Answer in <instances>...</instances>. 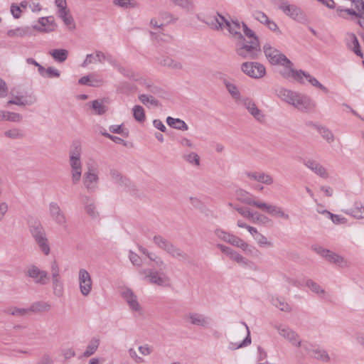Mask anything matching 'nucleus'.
Returning <instances> with one entry per match:
<instances>
[{
	"mask_svg": "<svg viewBox=\"0 0 364 364\" xmlns=\"http://www.w3.org/2000/svg\"><path fill=\"white\" fill-rule=\"evenodd\" d=\"M27 223L29 231L41 250L46 255H49L50 249L48 240L41 221L37 218L30 216Z\"/></svg>",
	"mask_w": 364,
	"mask_h": 364,
	"instance_id": "nucleus-1",
	"label": "nucleus"
},
{
	"mask_svg": "<svg viewBox=\"0 0 364 364\" xmlns=\"http://www.w3.org/2000/svg\"><path fill=\"white\" fill-rule=\"evenodd\" d=\"M263 51L270 64L284 67L283 71L294 69L293 63L279 50L272 47L270 44L266 43L263 46Z\"/></svg>",
	"mask_w": 364,
	"mask_h": 364,
	"instance_id": "nucleus-2",
	"label": "nucleus"
},
{
	"mask_svg": "<svg viewBox=\"0 0 364 364\" xmlns=\"http://www.w3.org/2000/svg\"><path fill=\"white\" fill-rule=\"evenodd\" d=\"M154 244L160 249L165 251L167 254L173 258L186 261L188 260L189 256L181 249L173 245L171 242L161 235H155L154 237Z\"/></svg>",
	"mask_w": 364,
	"mask_h": 364,
	"instance_id": "nucleus-3",
	"label": "nucleus"
},
{
	"mask_svg": "<svg viewBox=\"0 0 364 364\" xmlns=\"http://www.w3.org/2000/svg\"><path fill=\"white\" fill-rule=\"evenodd\" d=\"M280 73L284 78H292L300 83H304L303 78L305 77L312 86L320 89L325 93L328 92L327 87L320 83L314 77L302 70H295L294 68L293 70L281 71Z\"/></svg>",
	"mask_w": 364,
	"mask_h": 364,
	"instance_id": "nucleus-4",
	"label": "nucleus"
},
{
	"mask_svg": "<svg viewBox=\"0 0 364 364\" xmlns=\"http://www.w3.org/2000/svg\"><path fill=\"white\" fill-rule=\"evenodd\" d=\"M236 53L243 58L257 59L261 54V48L259 39L251 41L250 44H243L237 48Z\"/></svg>",
	"mask_w": 364,
	"mask_h": 364,
	"instance_id": "nucleus-5",
	"label": "nucleus"
},
{
	"mask_svg": "<svg viewBox=\"0 0 364 364\" xmlns=\"http://www.w3.org/2000/svg\"><path fill=\"white\" fill-rule=\"evenodd\" d=\"M242 71L250 77L259 79L266 74L265 67L257 62H245L241 65Z\"/></svg>",
	"mask_w": 364,
	"mask_h": 364,
	"instance_id": "nucleus-6",
	"label": "nucleus"
},
{
	"mask_svg": "<svg viewBox=\"0 0 364 364\" xmlns=\"http://www.w3.org/2000/svg\"><path fill=\"white\" fill-rule=\"evenodd\" d=\"M140 273L145 274V279H148L151 284L161 287H168L170 285V279L165 274H160L151 269L141 270Z\"/></svg>",
	"mask_w": 364,
	"mask_h": 364,
	"instance_id": "nucleus-7",
	"label": "nucleus"
},
{
	"mask_svg": "<svg viewBox=\"0 0 364 364\" xmlns=\"http://www.w3.org/2000/svg\"><path fill=\"white\" fill-rule=\"evenodd\" d=\"M25 275L32 278L36 284L45 285L49 281V276L47 272L40 269L36 265L28 266L26 271Z\"/></svg>",
	"mask_w": 364,
	"mask_h": 364,
	"instance_id": "nucleus-8",
	"label": "nucleus"
},
{
	"mask_svg": "<svg viewBox=\"0 0 364 364\" xmlns=\"http://www.w3.org/2000/svg\"><path fill=\"white\" fill-rule=\"evenodd\" d=\"M274 328L277 330L279 334L289 341V342L294 346H299L301 344V340L299 334L285 325H274Z\"/></svg>",
	"mask_w": 364,
	"mask_h": 364,
	"instance_id": "nucleus-9",
	"label": "nucleus"
},
{
	"mask_svg": "<svg viewBox=\"0 0 364 364\" xmlns=\"http://www.w3.org/2000/svg\"><path fill=\"white\" fill-rule=\"evenodd\" d=\"M294 102L293 106L301 112H309L316 106V102L311 97L300 93H297Z\"/></svg>",
	"mask_w": 364,
	"mask_h": 364,
	"instance_id": "nucleus-10",
	"label": "nucleus"
},
{
	"mask_svg": "<svg viewBox=\"0 0 364 364\" xmlns=\"http://www.w3.org/2000/svg\"><path fill=\"white\" fill-rule=\"evenodd\" d=\"M80 290L83 296H88L92 289V282L90 273L85 269L79 270Z\"/></svg>",
	"mask_w": 364,
	"mask_h": 364,
	"instance_id": "nucleus-11",
	"label": "nucleus"
},
{
	"mask_svg": "<svg viewBox=\"0 0 364 364\" xmlns=\"http://www.w3.org/2000/svg\"><path fill=\"white\" fill-rule=\"evenodd\" d=\"M49 213L52 220L58 225L66 227L67 220L65 213L55 202L49 203Z\"/></svg>",
	"mask_w": 364,
	"mask_h": 364,
	"instance_id": "nucleus-12",
	"label": "nucleus"
},
{
	"mask_svg": "<svg viewBox=\"0 0 364 364\" xmlns=\"http://www.w3.org/2000/svg\"><path fill=\"white\" fill-rule=\"evenodd\" d=\"M218 16L224 22L223 28H226L230 32V33H231L238 39L245 41V38H244L243 35L240 31L241 28V24L240 21L236 20L230 22L229 21L225 19L223 16L220 15L219 14H218Z\"/></svg>",
	"mask_w": 364,
	"mask_h": 364,
	"instance_id": "nucleus-13",
	"label": "nucleus"
},
{
	"mask_svg": "<svg viewBox=\"0 0 364 364\" xmlns=\"http://www.w3.org/2000/svg\"><path fill=\"white\" fill-rule=\"evenodd\" d=\"M258 208L272 216L282 218L285 220L289 219V215L285 213L282 208L279 206L261 202L260 204L258 205Z\"/></svg>",
	"mask_w": 364,
	"mask_h": 364,
	"instance_id": "nucleus-14",
	"label": "nucleus"
},
{
	"mask_svg": "<svg viewBox=\"0 0 364 364\" xmlns=\"http://www.w3.org/2000/svg\"><path fill=\"white\" fill-rule=\"evenodd\" d=\"M279 9H281L287 16L297 21L301 18V11L299 8L295 5L289 4L287 1L282 0Z\"/></svg>",
	"mask_w": 364,
	"mask_h": 364,
	"instance_id": "nucleus-15",
	"label": "nucleus"
},
{
	"mask_svg": "<svg viewBox=\"0 0 364 364\" xmlns=\"http://www.w3.org/2000/svg\"><path fill=\"white\" fill-rule=\"evenodd\" d=\"M38 25H33V29L41 32L49 33L53 31L56 28L53 16L42 17L38 20Z\"/></svg>",
	"mask_w": 364,
	"mask_h": 364,
	"instance_id": "nucleus-16",
	"label": "nucleus"
},
{
	"mask_svg": "<svg viewBox=\"0 0 364 364\" xmlns=\"http://www.w3.org/2000/svg\"><path fill=\"white\" fill-rule=\"evenodd\" d=\"M122 296L132 311L141 313V307L137 301V296L130 289L122 291Z\"/></svg>",
	"mask_w": 364,
	"mask_h": 364,
	"instance_id": "nucleus-17",
	"label": "nucleus"
},
{
	"mask_svg": "<svg viewBox=\"0 0 364 364\" xmlns=\"http://www.w3.org/2000/svg\"><path fill=\"white\" fill-rule=\"evenodd\" d=\"M70 166L71 167V180L73 184H77L82 177V162L80 159H69Z\"/></svg>",
	"mask_w": 364,
	"mask_h": 364,
	"instance_id": "nucleus-18",
	"label": "nucleus"
},
{
	"mask_svg": "<svg viewBox=\"0 0 364 364\" xmlns=\"http://www.w3.org/2000/svg\"><path fill=\"white\" fill-rule=\"evenodd\" d=\"M303 164L318 176L323 178H326L328 177V175L326 169L316 161L311 159H304L303 161Z\"/></svg>",
	"mask_w": 364,
	"mask_h": 364,
	"instance_id": "nucleus-19",
	"label": "nucleus"
},
{
	"mask_svg": "<svg viewBox=\"0 0 364 364\" xmlns=\"http://www.w3.org/2000/svg\"><path fill=\"white\" fill-rule=\"evenodd\" d=\"M245 175L250 179L264 183L265 185H272L274 182L273 178L269 174L264 172L246 171Z\"/></svg>",
	"mask_w": 364,
	"mask_h": 364,
	"instance_id": "nucleus-20",
	"label": "nucleus"
},
{
	"mask_svg": "<svg viewBox=\"0 0 364 364\" xmlns=\"http://www.w3.org/2000/svg\"><path fill=\"white\" fill-rule=\"evenodd\" d=\"M236 195L237 199L240 202L249 205H253L257 208L258 205L261 203V201L257 200L252 194L242 189L238 190Z\"/></svg>",
	"mask_w": 364,
	"mask_h": 364,
	"instance_id": "nucleus-21",
	"label": "nucleus"
},
{
	"mask_svg": "<svg viewBox=\"0 0 364 364\" xmlns=\"http://www.w3.org/2000/svg\"><path fill=\"white\" fill-rule=\"evenodd\" d=\"M188 316L191 323L196 326L208 328L211 323V318L210 317L201 314L191 313Z\"/></svg>",
	"mask_w": 364,
	"mask_h": 364,
	"instance_id": "nucleus-22",
	"label": "nucleus"
},
{
	"mask_svg": "<svg viewBox=\"0 0 364 364\" xmlns=\"http://www.w3.org/2000/svg\"><path fill=\"white\" fill-rule=\"evenodd\" d=\"M83 184L89 191H93L98 183V176L96 173L85 172L83 175Z\"/></svg>",
	"mask_w": 364,
	"mask_h": 364,
	"instance_id": "nucleus-23",
	"label": "nucleus"
},
{
	"mask_svg": "<svg viewBox=\"0 0 364 364\" xmlns=\"http://www.w3.org/2000/svg\"><path fill=\"white\" fill-rule=\"evenodd\" d=\"M277 96L287 103L293 105L294 99L296 97L298 92H294L284 87H279L276 90Z\"/></svg>",
	"mask_w": 364,
	"mask_h": 364,
	"instance_id": "nucleus-24",
	"label": "nucleus"
},
{
	"mask_svg": "<svg viewBox=\"0 0 364 364\" xmlns=\"http://www.w3.org/2000/svg\"><path fill=\"white\" fill-rule=\"evenodd\" d=\"M109 174L112 179L119 185L127 188L131 186L130 180L127 177H124L119 171L112 168L110 170Z\"/></svg>",
	"mask_w": 364,
	"mask_h": 364,
	"instance_id": "nucleus-25",
	"label": "nucleus"
},
{
	"mask_svg": "<svg viewBox=\"0 0 364 364\" xmlns=\"http://www.w3.org/2000/svg\"><path fill=\"white\" fill-rule=\"evenodd\" d=\"M33 29L32 26H26L9 30L7 31V36L11 38L24 37L26 36H31L33 34Z\"/></svg>",
	"mask_w": 364,
	"mask_h": 364,
	"instance_id": "nucleus-26",
	"label": "nucleus"
},
{
	"mask_svg": "<svg viewBox=\"0 0 364 364\" xmlns=\"http://www.w3.org/2000/svg\"><path fill=\"white\" fill-rule=\"evenodd\" d=\"M159 63L161 65L169 68L173 70L183 69L182 63L179 61L175 60L168 56H163L159 59Z\"/></svg>",
	"mask_w": 364,
	"mask_h": 364,
	"instance_id": "nucleus-27",
	"label": "nucleus"
},
{
	"mask_svg": "<svg viewBox=\"0 0 364 364\" xmlns=\"http://www.w3.org/2000/svg\"><path fill=\"white\" fill-rule=\"evenodd\" d=\"M205 24L209 26L211 28L218 30L219 28H223L224 22L219 17L218 18L216 16H207L204 17L202 20Z\"/></svg>",
	"mask_w": 364,
	"mask_h": 364,
	"instance_id": "nucleus-28",
	"label": "nucleus"
},
{
	"mask_svg": "<svg viewBox=\"0 0 364 364\" xmlns=\"http://www.w3.org/2000/svg\"><path fill=\"white\" fill-rule=\"evenodd\" d=\"M23 119V117L21 114L9 112V111H4L0 110V120H6L12 122H21Z\"/></svg>",
	"mask_w": 364,
	"mask_h": 364,
	"instance_id": "nucleus-29",
	"label": "nucleus"
},
{
	"mask_svg": "<svg viewBox=\"0 0 364 364\" xmlns=\"http://www.w3.org/2000/svg\"><path fill=\"white\" fill-rule=\"evenodd\" d=\"M48 54L58 63L65 62L68 56V50L63 48L53 49Z\"/></svg>",
	"mask_w": 364,
	"mask_h": 364,
	"instance_id": "nucleus-30",
	"label": "nucleus"
},
{
	"mask_svg": "<svg viewBox=\"0 0 364 364\" xmlns=\"http://www.w3.org/2000/svg\"><path fill=\"white\" fill-rule=\"evenodd\" d=\"M166 123L168 126L172 128L181 130L186 131L188 129V127L187 124L182 119L179 118H173L172 117H168L166 118Z\"/></svg>",
	"mask_w": 364,
	"mask_h": 364,
	"instance_id": "nucleus-31",
	"label": "nucleus"
},
{
	"mask_svg": "<svg viewBox=\"0 0 364 364\" xmlns=\"http://www.w3.org/2000/svg\"><path fill=\"white\" fill-rule=\"evenodd\" d=\"M50 305L45 301H36L31 304L28 308L29 313L47 312L50 309Z\"/></svg>",
	"mask_w": 364,
	"mask_h": 364,
	"instance_id": "nucleus-32",
	"label": "nucleus"
},
{
	"mask_svg": "<svg viewBox=\"0 0 364 364\" xmlns=\"http://www.w3.org/2000/svg\"><path fill=\"white\" fill-rule=\"evenodd\" d=\"M244 105L255 119L260 120L262 118L263 115L261 111L257 107L254 102L250 100H245Z\"/></svg>",
	"mask_w": 364,
	"mask_h": 364,
	"instance_id": "nucleus-33",
	"label": "nucleus"
},
{
	"mask_svg": "<svg viewBox=\"0 0 364 364\" xmlns=\"http://www.w3.org/2000/svg\"><path fill=\"white\" fill-rule=\"evenodd\" d=\"M271 303L282 311L290 312L291 310V306L285 301L284 298L272 296Z\"/></svg>",
	"mask_w": 364,
	"mask_h": 364,
	"instance_id": "nucleus-34",
	"label": "nucleus"
},
{
	"mask_svg": "<svg viewBox=\"0 0 364 364\" xmlns=\"http://www.w3.org/2000/svg\"><path fill=\"white\" fill-rule=\"evenodd\" d=\"M36 102L35 96H29L28 100H23L22 97L16 96L14 99L8 101V105H16L18 106L31 105Z\"/></svg>",
	"mask_w": 364,
	"mask_h": 364,
	"instance_id": "nucleus-35",
	"label": "nucleus"
},
{
	"mask_svg": "<svg viewBox=\"0 0 364 364\" xmlns=\"http://www.w3.org/2000/svg\"><path fill=\"white\" fill-rule=\"evenodd\" d=\"M243 325H245L247 329V336L244 338V340L237 345L236 343H230L229 345V348L230 350H236L240 348L246 347L251 344V337H250V331L249 327L245 322H242Z\"/></svg>",
	"mask_w": 364,
	"mask_h": 364,
	"instance_id": "nucleus-36",
	"label": "nucleus"
},
{
	"mask_svg": "<svg viewBox=\"0 0 364 364\" xmlns=\"http://www.w3.org/2000/svg\"><path fill=\"white\" fill-rule=\"evenodd\" d=\"M39 74L43 77L48 78L59 77L60 75V73L58 69L53 67H48V68H45L43 66L40 68Z\"/></svg>",
	"mask_w": 364,
	"mask_h": 364,
	"instance_id": "nucleus-37",
	"label": "nucleus"
},
{
	"mask_svg": "<svg viewBox=\"0 0 364 364\" xmlns=\"http://www.w3.org/2000/svg\"><path fill=\"white\" fill-rule=\"evenodd\" d=\"M58 16L70 29H74L75 28L73 18L69 14V11L67 9L58 11Z\"/></svg>",
	"mask_w": 364,
	"mask_h": 364,
	"instance_id": "nucleus-38",
	"label": "nucleus"
},
{
	"mask_svg": "<svg viewBox=\"0 0 364 364\" xmlns=\"http://www.w3.org/2000/svg\"><path fill=\"white\" fill-rule=\"evenodd\" d=\"M182 158L188 164L198 166L200 165V156L195 152H184Z\"/></svg>",
	"mask_w": 364,
	"mask_h": 364,
	"instance_id": "nucleus-39",
	"label": "nucleus"
},
{
	"mask_svg": "<svg viewBox=\"0 0 364 364\" xmlns=\"http://www.w3.org/2000/svg\"><path fill=\"white\" fill-rule=\"evenodd\" d=\"M100 344V339L97 338H93L87 346L85 351L83 355L85 357H90L93 355L97 350Z\"/></svg>",
	"mask_w": 364,
	"mask_h": 364,
	"instance_id": "nucleus-40",
	"label": "nucleus"
},
{
	"mask_svg": "<svg viewBox=\"0 0 364 364\" xmlns=\"http://www.w3.org/2000/svg\"><path fill=\"white\" fill-rule=\"evenodd\" d=\"M4 135L5 137L11 139H21L24 136L23 131L18 128H13L6 130L4 132Z\"/></svg>",
	"mask_w": 364,
	"mask_h": 364,
	"instance_id": "nucleus-41",
	"label": "nucleus"
},
{
	"mask_svg": "<svg viewBox=\"0 0 364 364\" xmlns=\"http://www.w3.org/2000/svg\"><path fill=\"white\" fill-rule=\"evenodd\" d=\"M138 98L140 102L146 106L150 105L154 107H159L160 105L159 101L155 99L152 95L141 94L139 95Z\"/></svg>",
	"mask_w": 364,
	"mask_h": 364,
	"instance_id": "nucleus-42",
	"label": "nucleus"
},
{
	"mask_svg": "<svg viewBox=\"0 0 364 364\" xmlns=\"http://www.w3.org/2000/svg\"><path fill=\"white\" fill-rule=\"evenodd\" d=\"M324 258L331 263L339 264L341 266H342L343 263L346 264V261L343 257L331 252V250H329V253L326 255Z\"/></svg>",
	"mask_w": 364,
	"mask_h": 364,
	"instance_id": "nucleus-43",
	"label": "nucleus"
},
{
	"mask_svg": "<svg viewBox=\"0 0 364 364\" xmlns=\"http://www.w3.org/2000/svg\"><path fill=\"white\" fill-rule=\"evenodd\" d=\"M351 43H349L348 46L350 47L351 50L354 52L355 55L359 57L363 58V54L360 49V46L358 41V39L355 36V34H351L350 36Z\"/></svg>",
	"mask_w": 364,
	"mask_h": 364,
	"instance_id": "nucleus-44",
	"label": "nucleus"
},
{
	"mask_svg": "<svg viewBox=\"0 0 364 364\" xmlns=\"http://www.w3.org/2000/svg\"><path fill=\"white\" fill-rule=\"evenodd\" d=\"M250 218V221L255 224H267L270 221V219L264 215H262L258 212L252 213Z\"/></svg>",
	"mask_w": 364,
	"mask_h": 364,
	"instance_id": "nucleus-45",
	"label": "nucleus"
},
{
	"mask_svg": "<svg viewBox=\"0 0 364 364\" xmlns=\"http://www.w3.org/2000/svg\"><path fill=\"white\" fill-rule=\"evenodd\" d=\"M92 108L95 113L99 115L103 114L107 111V107L104 105L102 100H95L92 102Z\"/></svg>",
	"mask_w": 364,
	"mask_h": 364,
	"instance_id": "nucleus-46",
	"label": "nucleus"
},
{
	"mask_svg": "<svg viewBox=\"0 0 364 364\" xmlns=\"http://www.w3.org/2000/svg\"><path fill=\"white\" fill-rule=\"evenodd\" d=\"M311 357L326 362L328 361L330 359L327 352L319 348L318 346L315 347L313 353H311Z\"/></svg>",
	"mask_w": 364,
	"mask_h": 364,
	"instance_id": "nucleus-47",
	"label": "nucleus"
},
{
	"mask_svg": "<svg viewBox=\"0 0 364 364\" xmlns=\"http://www.w3.org/2000/svg\"><path fill=\"white\" fill-rule=\"evenodd\" d=\"M315 127L318 129L322 137L328 143H331L334 141V135L328 129L317 125H315Z\"/></svg>",
	"mask_w": 364,
	"mask_h": 364,
	"instance_id": "nucleus-48",
	"label": "nucleus"
},
{
	"mask_svg": "<svg viewBox=\"0 0 364 364\" xmlns=\"http://www.w3.org/2000/svg\"><path fill=\"white\" fill-rule=\"evenodd\" d=\"M228 243L237 247H240L243 250H246L248 247V245L245 241L233 235H230Z\"/></svg>",
	"mask_w": 364,
	"mask_h": 364,
	"instance_id": "nucleus-49",
	"label": "nucleus"
},
{
	"mask_svg": "<svg viewBox=\"0 0 364 364\" xmlns=\"http://www.w3.org/2000/svg\"><path fill=\"white\" fill-rule=\"evenodd\" d=\"M133 115L134 119L139 122H143L145 120V112L141 105H135L133 107Z\"/></svg>",
	"mask_w": 364,
	"mask_h": 364,
	"instance_id": "nucleus-50",
	"label": "nucleus"
},
{
	"mask_svg": "<svg viewBox=\"0 0 364 364\" xmlns=\"http://www.w3.org/2000/svg\"><path fill=\"white\" fill-rule=\"evenodd\" d=\"M7 314H9L16 316H23L29 314L28 308H18V307H10L6 310Z\"/></svg>",
	"mask_w": 364,
	"mask_h": 364,
	"instance_id": "nucleus-51",
	"label": "nucleus"
},
{
	"mask_svg": "<svg viewBox=\"0 0 364 364\" xmlns=\"http://www.w3.org/2000/svg\"><path fill=\"white\" fill-rule=\"evenodd\" d=\"M350 211L353 217L358 219L364 218V206L361 204L355 203Z\"/></svg>",
	"mask_w": 364,
	"mask_h": 364,
	"instance_id": "nucleus-52",
	"label": "nucleus"
},
{
	"mask_svg": "<svg viewBox=\"0 0 364 364\" xmlns=\"http://www.w3.org/2000/svg\"><path fill=\"white\" fill-rule=\"evenodd\" d=\"M81 156V146L79 142H74L69 151V159L73 157L75 159H80Z\"/></svg>",
	"mask_w": 364,
	"mask_h": 364,
	"instance_id": "nucleus-53",
	"label": "nucleus"
},
{
	"mask_svg": "<svg viewBox=\"0 0 364 364\" xmlns=\"http://www.w3.org/2000/svg\"><path fill=\"white\" fill-rule=\"evenodd\" d=\"M53 286L55 295L61 296L63 292V283L60 281L59 277H53Z\"/></svg>",
	"mask_w": 364,
	"mask_h": 364,
	"instance_id": "nucleus-54",
	"label": "nucleus"
},
{
	"mask_svg": "<svg viewBox=\"0 0 364 364\" xmlns=\"http://www.w3.org/2000/svg\"><path fill=\"white\" fill-rule=\"evenodd\" d=\"M224 84L225 85L227 90H228V92H230V94L231 95V96L233 98H235V99L240 98V93L235 85L230 83V82H228L226 80H224Z\"/></svg>",
	"mask_w": 364,
	"mask_h": 364,
	"instance_id": "nucleus-55",
	"label": "nucleus"
},
{
	"mask_svg": "<svg viewBox=\"0 0 364 364\" xmlns=\"http://www.w3.org/2000/svg\"><path fill=\"white\" fill-rule=\"evenodd\" d=\"M255 240L257 241V242L260 247H273V243L272 242H269L267 237L261 233H259L258 235H255Z\"/></svg>",
	"mask_w": 364,
	"mask_h": 364,
	"instance_id": "nucleus-56",
	"label": "nucleus"
},
{
	"mask_svg": "<svg viewBox=\"0 0 364 364\" xmlns=\"http://www.w3.org/2000/svg\"><path fill=\"white\" fill-rule=\"evenodd\" d=\"M337 11L338 12L339 16L343 17H346L347 16H351L358 17V10L355 9H341L338 7L337 9Z\"/></svg>",
	"mask_w": 364,
	"mask_h": 364,
	"instance_id": "nucleus-57",
	"label": "nucleus"
},
{
	"mask_svg": "<svg viewBox=\"0 0 364 364\" xmlns=\"http://www.w3.org/2000/svg\"><path fill=\"white\" fill-rule=\"evenodd\" d=\"M306 285L314 293L323 294L325 293L324 289H321L320 285L312 279H308L306 282Z\"/></svg>",
	"mask_w": 364,
	"mask_h": 364,
	"instance_id": "nucleus-58",
	"label": "nucleus"
},
{
	"mask_svg": "<svg viewBox=\"0 0 364 364\" xmlns=\"http://www.w3.org/2000/svg\"><path fill=\"white\" fill-rule=\"evenodd\" d=\"M352 5L358 10V17L364 18V2L363 0H352Z\"/></svg>",
	"mask_w": 364,
	"mask_h": 364,
	"instance_id": "nucleus-59",
	"label": "nucleus"
},
{
	"mask_svg": "<svg viewBox=\"0 0 364 364\" xmlns=\"http://www.w3.org/2000/svg\"><path fill=\"white\" fill-rule=\"evenodd\" d=\"M117 69L124 76H125V77H128L129 79H132V80H136V79L135 77V74H134V73L132 70H130L129 68H126L124 67H122L120 65H119L117 66Z\"/></svg>",
	"mask_w": 364,
	"mask_h": 364,
	"instance_id": "nucleus-60",
	"label": "nucleus"
},
{
	"mask_svg": "<svg viewBox=\"0 0 364 364\" xmlns=\"http://www.w3.org/2000/svg\"><path fill=\"white\" fill-rule=\"evenodd\" d=\"M109 129L112 133L119 134L124 137L129 136V131L127 129L124 130L122 125H112Z\"/></svg>",
	"mask_w": 364,
	"mask_h": 364,
	"instance_id": "nucleus-61",
	"label": "nucleus"
},
{
	"mask_svg": "<svg viewBox=\"0 0 364 364\" xmlns=\"http://www.w3.org/2000/svg\"><path fill=\"white\" fill-rule=\"evenodd\" d=\"M255 19L260 22L261 23L265 25L266 23L269 19V17L262 11H255L252 14Z\"/></svg>",
	"mask_w": 364,
	"mask_h": 364,
	"instance_id": "nucleus-62",
	"label": "nucleus"
},
{
	"mask_svg": "<svg viewBox=\"0 0 364 364\" xmlns=\"http://www.w3.org/2000/svg\"><path fill=\"white\" fill-rule=\"evenodd\" d=\"M298 347H301L302 350H304L309 355L311 356V353H313L316 346L309 343L308 341H301V344Z\"/></svg>",
	"mask_w": 364,
	"mask_h": 364,
	"instance_id": "nucleus-63",
	"label": "nucleus"
},
{
	"mask_svg": "<svg viewBox=\"0 0 364 364\" xmlns=\"http://www.w3.org/2000/svg\"><path fill=\"white\" fill-rule=\"evenodd\" d=\"M215 233L218 237H219L220 240H222L226 242H228V241L230 240V237L231 235V234L224 231L222 229H219V228L215 230Z\"/></svg>",
	"mask_w": 364,
	"mask_h": 364,
	"instance_id": "nucleus-64",
	"label": "nucleus"
}]
</instances>
